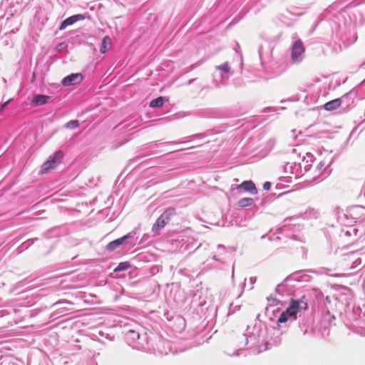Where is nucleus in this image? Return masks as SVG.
I'll list each match as a JSON object with an SVG mask.
<instances>
[{
	"label": "nucleus",
	"mask_w": 365,
	"mask_h": 365,
	"mask_svg": "<svg viewBox=\"0 0 365 365\" xmlns=\"http://www.w3.org/2000/svg\"><path fill=\"white\" fill-rule=\"evenodd\" d=\"M307 270H299L289 275L276 288L274 297H267L269 307L267 311L272 309V312L278 311L274 307L277 304H285L289 302V307L285 311L281 313L277 319L278 326L279 324L294 321L298 315L307 309V301L304 296L295 299L294 294L297 291V283L299 282H309L310 276L307 274Z\"/></svg>",
	"instance_id": "obj_1"
},
{
	"label": "nucleus",
	"mask_w": 365,
	"mask_h": 365,
	"mask_svg": "<svg viewBox=\"0 0 365 365\" xmlns=\"http://www.w3.org/2000/svg\"><path fill=\"white\" fill-rule=\"evenodd\" d=\"M282 331L279 327H267L259 320H255L254 324L248 325L246 332L241 336L237 345L238 349L230 356H238L239 351L245 346L254 349L256 354H260L272 346H278L282 341Z\"/></svg>",
	"instance_id": "obj_2"
},
{
	"label": "nucleus",
	"mask_w": 365,
	"mask_h": 365,
	"mask_svg": "<svg viewBox=\"0 0 365 365\" xmlns=\"http://www.w3.org/2000/svg\"><path fill=\"white\" fill-rule=\"evenodd\" d=\"M228 62L216 66L215 71L212 74L213 83L215 86L218 88L226 84L229 78L232 75Z\"/></svg>",
	"instance_id": "obj_3"
},
{
	"label": "nucleus",
	"mask_w": 365,
	"mask_h": 365,
	"mask_svg": "<svg viewBox=\"0 0 365 365\" xmlns=\"http://www.w3.org/2000/svg\"><path fill=\"white\" fill-rule=\"evenodd\" d=\"M291 62L294 64L301 63L305 56V48L300 39H296L291 46Z\"/></svg>",
	"instance_id": "obj_4"
},
{
	"label": "nucleus",
	"mask_w": 365,
	"mask_h": 365,
	"mask_svg": "<svg viewBox=\"0 0 365 365\" xmlns=\"http://www.w3.org/2000/svg\"><path fill=\"white\" fill-rule=\"evenodd\" d=\"M63 155V153L61 150H57L53 155H50L48 160L42 165L41 173L43 174L54 169L61 163Z\"/></svg>",
	"instance_id": "obj_5"
},
{
	"label": "nucleus",
	"mask_w": 365,
	"mask_h": 365,
	"mask_svg": "<svg viewBox=\"0 0 365 365\" xmlns=\"http://www.w3.org/2000/svg\"><path fill=\"white\" fill-rule=\"evenodd\" d=\"M175 214V210L170 207L165 210L157 219L155 223L153 225L152 231L157 232L163 229L165 225L170 221V217Z\"/></svg>",
	"instance_id": "obj_6"
},
{
	"label": "nucleus",
	"mask_w": 365,
	"mask_h": 365,
	"mask_svg": "<svg viewBox=\"0 0 365 365\" xmlns=\"http://www.w3.org/2000/svg\"><path fill=\"white\" fill-rule=\"evenodd\" d=\"M136 234L135 230H133L130 232L128 233L127 235L123 236L122 237H120L118 239H116L113 241L110 242L106 245V250L109 252L114 251L118 247H119L122 245H129L131 244V242L129 241L130 239H133Z\"/></svg>",
	"instance_id": "obj_7"
},
{
	"label": "nucleus",
	"mask_w": 365,
	"mask_h": 365,
	"mask_svg": "<svg viewBox=\"0 0 365 365\" xmlns=\"http://www.w3.org/2000/svg\"><path fill=\"white\" fill-rule=\"evenodd\" d=\"M353 295L350 289L344 287L336 295V300L344 307L349 305L352 301Z\"/></svg>",
	"instance_id": "obj_8"
},
{
	"label": "nucleus",
	"mask_w": 365,
	"mask_h": 365,
	"mask_svg": "<svg viewBox=\"0 0 365 365\" xmlns=\"http://www.w3.org/2000/svg\"><path fill=\"white\" fill-rule=\"evenodd\" d=\"M351 94V92L347 93L342 96L339 98H336L334 100L330 101L327 103H326L324 105V108L327 110H334L337 108H339L341 104L349 98V96Z\"/></svg>",
	"instance_id": "obj_9"
},
{
	"label": "nucleus",
	"mask_w": 365,
	"mask_h": 365,
	"mask_svg": "<svg viewBox=\"0 0 365 365\" xmlns=\"http://www.w3.org/2000/svg\"><path fill=\"white\" fill-rule=\"evenodd\" d=\"M83 80L81 73H71L63 78L61 83L64 86H73L79 83Z\"/></svg>",
	"instance_id": "obj_10"
},
{
	"label": "nucleus",
	"mask_w": 365,
	"mask_h": 365,
	"mask_svg": "<svg viewBox=\"0 0 365 365\" xmlns=\"http://www.w3.org/2000/svg\"><path fill=\"white\" fill-rule=\"evenodd\" d=\"M237 189L250 192L251 194H256L257 192L255 183L251 180L244 181L242 184L237 185Z\"/></svg>",
	"instance_id": "obj_11"
},
{
	"label": "nucleus",
	"mask_w": 365,
	"mask_h": 365,
	"mask_svg": "<svg viewBox=\"0 0 365 365\" xmlns=\"http://www.w3.org/2000/svg\"><path fill=\"white\" fill-rule=\"evenodd\" d=\"M359 254V251H353L346 254L344 256L347 257L349 260H353L352 264L350 269H354L361 264V259L359 257L356 258Z\"/></svg>",
	"instance_id": "obj_12"
},
{
	"label": "nucleus",
	"mask_w": 365,
	"mask_h": 365,
	"mask_svg": "<svg viewBox=\"0 0 365 365\" xmlns=\"http://www.w3.org/2000/svg\"><path fill=\"white\" fill-rule=\"evenodd\" d=\"M50 97L46 95H35L31 101V104L35 106L45 105L48 103Z\"/></svg>",
	"instance_id": "obj_13"
},
{
	"label": "nucleus",
	"mask_w": 365,
	"mask_h": 365,
	"mask_svg": "<svg viewBox=\"0 0 365 365\" xmlns=\"http://www.w3.org/2000/svg\"><path fill=\"white\" fill-rule=\"evenodd\" d=\"M331 164V161L329 163H327L324 161H321L319 163L317 169L320 173V175H322V179L325 178L328 175L329 173H327L326 170L327 169V167L329 166Z\"/></svg>",
	"instance_id": "obj_14"
},
{
	"label": "nucleus",
	"mask_w": 365,
	"mask_h": 365,
	"mask_svg": "<svg viewBox=\"0 0 365 365\" xmlns=\"http://www.w3.org/2000/svg\"><path fill=\"white\" fill-rule=\"evenodd\" d=\"M126 339L130 342H135L140 339V334L133 329H129L125 334Z\"/></svg>",
	"instance_id": "obj_15"
},
{
	"label": "nucleus",
	"mask_w": 365,
	"mask_h": 365,
	"mask_svg": "<svg viewBox=\"0 0 365 365\" xmlns=\"http://www.w3.org/2000/svg\"><path fill=\"white\" fill-rule=\"evenodd\" d=\"M164 98L162 96H160L150 103V107L151 108H160L163 106Z\"/></svg>",
	"instance_id": "obj_16"
},
{
	"label": "nucleus",
	"mask_w": 365,
	"mask_h": 365,
	"mask_svg": "<svg viewBox=\"0 0 365 365\" xmlns=\"http://www.w3.org/2000/svg\"><path fill=\"white\" fill-rule=\"evenodd\" d=\"M253 202V199L250 197H244L238 201L237 205L241 207H245L252 205Z\"/></svg>",
	"instance_id": "obj_17"
},
{
	"label": "nucleus",
	"mask_w": 365,
	"mask_h": 365,
	"mask_svg": "<svg viewBox=\"0 0 365 365\" xmlns=\"http://www.w3.org/2000/svg\"><path fill=\"white\" fill-rule=\"evenodd\" d=\"M130 267V264L128 262H120L118 265L114 269V272H121L127 270Z\"/></svg>",
	"instance_id": "obj_18"
},
{
	"label": "nucleus",
	"mask_w": 365,
	"mask_h": 365,
	"mask_svg": "<svg viewBox=\"0 0 365 365\" xmlns=\"http://www.w3.org/2000/svg\"><path fill=\"white\" fill-rule=\"evenodd\" d=\"M331 269H329V268H322L321 270L319 271V272L321 274H327V275H329V276H332V277H336L345 276L344 274L331 273Z\"/></svg>",
	"instance_id": "obj_19"
},
{
	"label": "nucleus",
	"mask_w": 365,
	"mask_h": 365,
	"mask_svg": "<svg viewBox=\"0 0 365 365\" xmlns=\"http://www.w3.org/2000/svg\"><path fill=\"white\" fill-rule=\"evenodd\" d=\"M109 41H110V39L108 36H106L103 38L101 46L100 48V51L102 53H105L106 52V51L108 50L107 44L109 43Z\"/></svg>",
	"instance_id": "obj_20"
},
{
	"label": "nucleus",
	"mask_w": 365,
	"mask_h": 365,
	"mask_svg": "<svg viewBox=\"0 0 365 365\" xmlns=\"http://www.w3.org/2000/svg\"><path fill=\"white\" fill-rule=\"evenodd\" d=\"M70 20L71 21V23L73 24L74 23L82 21L85 19V16L83 14H75L69 17Z\"/></svg>",
	"instance_id": "obj_21"
},
{
	"label": "nucleus",
	"mask_w": 365,
	"mask_h": 365,
	"mask_svg": "<svg viewBox=\"0 0 365 365\" xmlns=\"http://www.w3.org/2000/svg\"><path fill=\"white\" fill-rule=\"evenodd\" d=\"M71 21L70 20L69 17L63 20L60 26L59 30H64L67 26L72 25Z\"/></svg>",
	"instance_id": "obj_22"
},
{
	"label": "nucleus",
	"mask_w": 365,
	"mask_h": 365,
	"mask_svg": "<svg viewBox=\"0 0 365 365\" xmlns=\"http://www.w3.org/2000/svg\"><path fill=\"white\" fill-rule=\"evenodd\" d=\"M206 136L205 133H198V134H194L189 137H187V141H190L195 139H202Z\"/></svg>",
	"instance_id": "obj_23"
},
{
	"label": "nucleus",
	"mask_w": 365,
	"mask_h": 365,
	"mask_svg": "<svg viewBox=\"0 0 365 365\" xmlns=\"http://www.w3.org/2000/svg\"><path fill=\"white\" fill-rule=\"evenodd\" d=\"M78 125H79L78 121L76 120H73L68 121L66 123V127L68 128H76L78 127Z\"/></svg>",
	"instance_id": "obj_24"
},
{
	"label": "nucleus",
	"mask_w": 365,
	"mask_h": 365,
	"mask_svg": "<svg viewBox=\"0 0 365 365\" xmlns=\"http://www.w3.org/2000/svg\"><path fill=\"white\" fill-rule=\"evenodd\" d=\"M217 248V255L219 256L223 255L224 254H225L227 252V248L221 244L218 245Z\"/></svg>",
	"instance_id": "obj_25"
},
{
	"label": "nucleus",
	"mask_w": 365,
	"mask_h": 365,
	"mask_svg": "<svg viewBox=\"0 0 365 365\" xmlns=\"http://www.w3.org/2000/svg\"><path fill=\"white\" fill-rule=\"evenodd\" d=\"M307 215H309L310 217L317 218V217H318V216L319 215V212L317 210H314V209L312 208V209H309L307 212Z\"/></svg>",
	"instance_id": "obj_26"
},
{
	"label": "nucleus",
	"mask_w": 365,
	"mask_h": 365,
	"mask_svg": "<svg viewBox=\"0 0 365 365\" xmlns=\"http://www.w3.org/2000/svg\"><path fill=\"white\" fill-rule=\"evenodd\" d=\"M359 317L361 318V320H363L364 322H365V304H363V306L361 307H359Z\"/></svg>",
	"instance_id": "obj_27"
},
{
	"label": "nucleus",
	"mask_w": 365,
	"mask_h": 365,
	"mask_svg": "<svg viewBox=\"0 0 365 365\" xmlns=\"http://www.w3.org/2000/svg\"><path fill=\"white\" fill-rule=\"evenodd\" d=\"M34 243V240H27L26 242H24L21 246V250H24V249H27L29 246H31L32 244Z\"/></svg>",
	"instance_id": "obj_28"
},
{
	"label": "nucleus",
	"mask_w": 365,
	"mask_h": 365,
	"mask_svg": "<svg viewBox=\"0 0 365 365\" xmlns=\"http://www.w3.org/2000/svg\"><path fill=\"white\" fill-rule=\"evenodd\" d=\"M278 110L277 108L274 107H267L263 110V113H268V112H275Z\"/></svg>",
	"instance_id": "obj_29"
},
{
	"label": "nucleus",
	"mask_w": 365,
	"mask_h": 365,
	"mask_svg": "<svg viewBox=\"0 0 365 365\" xmlns=\"http://www.w3.org/2000/svg\"><path fill=\"white\" fill-rule=\"evenodd\" d=\"M219 257H220V256H219L218 255H214L212 257V259L213 260H215V261H217V262H221V263H225V262H224L222 259H220Z\"/></svg>",
	"instance_id": "obj_30"
},
{
	"label": "nucleus",
	"mask_w": 365,
	"mask_h": 365,
	"mask_svg": "<svg viewBox=\"0 0 365 365\" xmlns=\"http://www.w3.org/2000/svg\"><path fill=\"white\" fill-rule=\"evenodd\" d=\"M271 187V183L269 182H265L264 184H263V189L264 190H269Z\"/></svg>",
	"instance_id": "obj_31"
},
{
	"label": "nucleus",
	"mask_w": 365,
	"mask_h": 365,
	"mask_svg": "<svg viewBox=\"0 0 365 365\" xmlns=\"http://www.w3.org/2000/svg\"><path fill=\"white\" fill-rule=\"evenodd\" d=\"M9 101H7L6 102L0 104V113L8 106Z\"/></svg>",
	"instance_id": "obj_32"
},
{
	"label": "nucleus",
	"mask_w": 365,
	"mask_h": 365,
	"mask_svg": "<svg viewBox=\"0 0 365 365\" xmlns=\"http://www.w3.org/2000/svg\"><path fill=\"white\" fill-rule=\"evenodd\" d=\"M66 311L67 310L65 308H61L59 309L58 314H59L61 316H63L66 314Z\"/></svg>",
	"instance_id": "obj_33"
},
{
	"label": "nucleus",
	"mask_w": 365,
	"mask_h": 365,
	"mask_svg": "<svg viewBox=\"0 0 365 365\" xmlns=\"http://www.w3.org/2000/svg\"><path fill=\"white\" fill-rule=\"evenodd\" d=\"M292 168V164H289V163H287L284 165V171L286 173H287V170L289 169L291 170Z\"/></svg>",
	"instance_id": "obj_34"
},
{
	"label": "nucleus",
	"mask_w": 365,
	"mask_h": 365,
	"mask_svg": "<svg viewBox=\"0 0 365 365\" xmlns=\"http://www.w3.org/2000/svg\"><path fill=\"white\" fill-rule=\"evenodd\" d=\"M258 52H259V55L260 58H262V55H263L262 46H260L259 47V51H258Z\"/></svg>",
	"instance_id": "obj_35"
},
{
	"label": "nucleus",
	"mask_w": 365,
	"mask_h": 365,
	"mask_svg": "<svg viewBox=\"0 0 365 365\" xmlns=\"http://www.w3.org/2000/svg\"><path fill=\"white\" fill-rule=\"evenodd\" d=\"M250 282L251 284H254L256 282V277H250Z\"/></svg>",
	"instance_id": "obj_36"
},
{
	"label": "nucleus",
	"mask_w": 365,
	"mask_h": 365,
	"mask_svg": "<svg viewBox=\"0 0 365 365\" xmlns=\"http://www.w3.org/2000/svg\"><path fill=\"white\" fill-rule=\"evenodd\" d=\"M185 141H178V142H176V141H172V142H168L167 143H170V144H177V143H184Z\"/></svg>",
	"instance_id": "obj_37"
},
{
	"label": "nucleus",
	"mask_w": 365,
	"mask_h": 365,
	"mask_svg": "<svg viewBox=\"0 0 365 365\" xmlns=\"http://www.w3.org/2000/svg\"><path fill=\"white\" fill-rule=\"evenodd\" d=\"M353 38H354V39L351 43H354L356 41V36L355 35H354Z\"/></svg>",
	"instance_id": "obj_38"
},
{
	"label": "nucleus",
	"mask_w": 365,
	"mask_h": 365,
	"mask_svg": "<svg viewBox=\"0 0 365 365\" xmlns=\"http://www.w3.org/2000/svg\"><path fill=\"white\" fill-rule=\"evenodd\" d=\"M198 65H200V63H197V64H193L192 65V68L194 69L195 68H196Z\"/></svg>",
	"instance_id": "obj_39"
},
{
	"label": "nucleus",
	"mask_w": 365,
	"mask_h": 365,
	"mask_svg": "<svg viewBox=\"0 0 365 365\" xmlns=\"http://www.w3.org/2000/svg\"><path fill=\"white\" fill-rule=\"evenodd\" d=\"M62 303H63V302H58L55 303V304H53V306H57V305H58V304H62Z\"/></svg>",
	"instance_id": "obj_40"
},
{
	"label": "nucleus",
	"mask_w": 365,
	"mask_h": 365,
	"mask_svg": "<svg viewBox=\"0 0 365 365\" xmlns=\"http://www.w3.org/2000/svg\"><path fill=\"white\" fill-rule=\"evenodd\" d=\"M193 81H194V79L190 80V81H188V84H189V85H190V84H191Z\"/></svg>",
	"instance_id": "obj_41"
},
{
	"label": "nucleus",
	"mask_w": 365,
	"mask_h": 365,
	"mask_svg": "<svg viewBox=\"0 0 365 365\" xmlns=\"http://www.w3.org/2000/svg\"><path fill=\"white\" fill-rule=\"evenodd\" d=\"M232 278L234 277V267H232Z\"/></svg>",
	"instance_id": "obj_42"
},
{
	"label": "nucleus",
	"mask_w": 365,
	"mask_h": 365,
	"mask_svg": "<svg viewBox=\"0 0 365 365\" xmlns=\"http://www.w3.org/2000/svg\"><path fill=\"white\" fill-rule=\"evenodd\" d=\"M3 314H1V312H0V317H2Z\"/></svg>",
	"instance_id": "obj_43"
},
{
	"label": "nucleus",
	"mask_w": 365,
	"mask_h": 365,
	"mask_svg": "<svg viewBox=\"0 0 365 365\" xmlns=\"http://www.w3.org/2000/svg\"><path fill=\"white\" fill-rule=\"evenodd\" d=\"M3 364H4L2 363V364H0V365H3Z\"/></svg>",
	"instance_id": "obj_44"
}]
</instances>
